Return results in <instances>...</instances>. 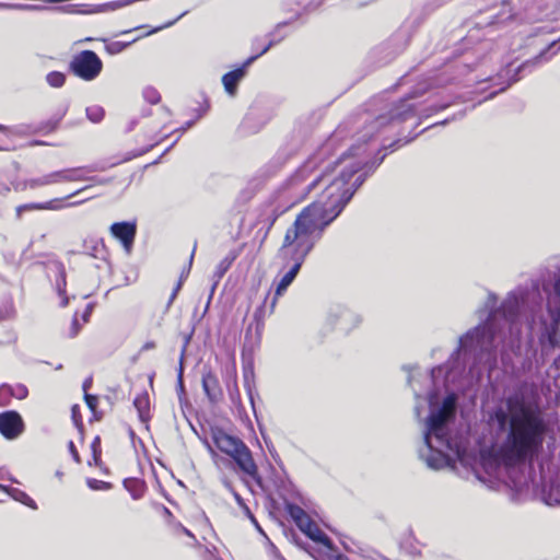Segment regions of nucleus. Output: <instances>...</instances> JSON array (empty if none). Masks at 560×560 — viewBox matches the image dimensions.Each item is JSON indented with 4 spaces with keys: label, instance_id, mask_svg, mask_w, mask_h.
<instances>
[{
    "label": "nucleus",
    "instance_id": "nucleus-1",
    "mask_svg": "<svg viewBox=\"0 0 560 560\" xmlns=\"http://www.w3.org/2000/svg\"><path fill=\"white\" fill-rule=\"evenodd\" d=\"M487 319L459 338L457 350L441 366L432 369L434 389L428 395L430 413L424 421L423 446L419 457L434 470L442 469L467 451L468 436L454 431L458 392L478 383L485 371L497 366L508 352L520 349L524 331L540 327L542 348H560V256L552 258L528 284L508 292L498 305L489 292L485 301Z\"/></svg>",
    "mask_w": 560,
    "mask_h": 560
},
{
    "label": "nucleus",
    "instance_id": "nucleus-2",
    "mask_svg": "<svg viewBox=\"0 0 560 560\" xmlns=\"http://www.w3.org/2000/svg\"><path fill=\"white\" fill-rule=\"evenodd\" d=\"M417 109L408 101H400L388 115L373 119L366 117L355 133V142L338 159L330 160L329 152L340 137L338 129L313 155H311L288 179L279 195L283 202L272 210L269 228L277 218L310 194H319L318 199L304 208L293 224L322 238L325 229L341 213L358 188L374 172L384 159L369 161L365 143L381 129L396 121L415 117Z\"/></svg>",
    "mask_w": 560,
    "mask_h": 560
},
{
    "label": "nucleus",
    "instance_id": "nucleus-3",
    "mask_svg": "<svg viewBox=\"0 0 560 560\" xmlns=\"http://www.w3.org/2000/svg\"><path fill=\"white\" fill-rule=\"evenodd\" d=\"M489 422L497 431L506 433L494 454V476L521 487L526 481V464L542 450L548 428L544 412L537 401L515 395L492 411Z\"/></svg>",
    "mask_w": 560,
    "mask_h": 560
},
{
    "label": "nucleus",
    "instance_id": "nucleus-4",
    "mask_svg": "<svg viewBox=\"0 0 560 560\" xmlns=\"http://www.w3.org/2000/svg\"><path fill=\"white\" fill-rule=\"evenodd\" d=\"M317 236L292 224L285 232L282 245L278 252V256L285 265H290V269L281 277L277 283L275 295L272 298L270 308L273 311L278 299L287 291L299 273L305 258L312 252L315 244L319 241Z\"/></svg>",
    "mask_w": 560,
    "mask_h": 560
},
{
    "label": "nucleus",
    "instance_id": "nucleus-5",
    "mask_svg": "<svg viewBox=\"0 0 560 560\" xmlns=\"http://www.w3.org/2000/svg\"><path fill=\"white\" fill-rule=\"evenodd\" d=\"M213 442L222 453L233 458L240 470L255 480L259 486L261 485V478L258 474V467L254 462L252 452L241 439L223 431H218L213 434Z\"/></svg>",
    "mask_w": 560,
    "mask_h": 560
},
{
    "label": "nucleus",
    "instance_id": "nucleus-6",
    "mask_svg": "<svg viewBox=\"0 0 560 560\" xmlns=\"http://www.w3.org/2000/svg\"><path fill=\"white\" fill-rule=\"evenodd\" d=\"M560 37L557 39H546L540 40L541 44L547 45L545 49L540 51L538 56L534 60H528L523 62L522 65L514 67L513 63L509 65L508 68L499 73L495 78H491L490 80H497L500 81L504 75H508L510 73H514L512 77L509 78V81L506 84L502 85L498 91H494L490 93L488 97H493L497 93L504 91L508 86H510L513 82H516L520 78L516 77L517 72L524 71L527 68H530L535 62L537 61H547L549 60L553 55H556L560 50ZM497 84H502V82H498Z\"/></svg>",
    "mask_w": 560,
    "mask_h": 560
},
{
    "label": "nucleus",
    "instance_id": "nucleus-7",
    "mask_svg": "<svg viewBox=\"0 0 560 560\" xmlns=\"http://www.w3.org/2000/svg\"><path fill=\"white\" fill-rule=\"evenodd\" d=\"M69 69L78 78L93 81L101 74L103 61L93 50H82L72 57Z\"/></svg>",
    "mask_w": 560,
    "mask_h": 560
},
{
    "label": "nucleus",
    "instance_id": "nucleus-8",
    "mask_svg": "<svg viewBox=\"0 0 560 560\" xmlns=\"http://www.w3.org/2000/svg\"><path fill=\"white\" fill-rule=\"evenodd\" d=\"M361 323V317L353 311L343 306H334L327 315V324L341 332H349Z\"/></svg>",
    "mask_w": 560,
    "mask_h": 560
},
{
    "label": "nucleus",
    "instance_id": "nucleus-9",
    "mask_svg": "<svg viewBox=\"0 0 560 560\" xmlns=\"http://www.w3.org/2000/svg\"><path fill=\"white\" fill-rule=\"evenodd\" d=\"M103 167L96 166H82V167H73L66 168L55 172V178L57 184L59 183H68V182H83L91 180L97 185H106L110 182L108 178L96 177V176H86V173H92L96 171H103Z\"/></svg>",
    "mask_w": 560,
    "mask_h": 560
},
{
    "label": "nucleus",
    "instance_id": "nucleus-10",
    "mask_svg": "<svg viewBox=\"0 0 560 560\" xmlns=\"http://www.w3.org/2000/svg\"><path fill=\"white\" fill-rule=\"evenodd\" d=\"M24 430L22 417L16 411L0 413V433L8 440L16 439Z\"/></svg>",
    "mask_w": 560,
    "mask_h": 560
},
{
    "label": "nucleus",
    "instance_id": "nucleus-11",
    "mask_svg": "<svg viewBox=\"0 0 560 560\" xmlns=\"http://www.w3.org/2000/svg\"><path fill=\"white\" fill-rule=\"evenodd\" d=\"M110 233L121 243L126 253L130 254L137 233V224L135 222H117L110 225Z\"/></svg>",
    "mask_w": 560,
    "mask_h": 560
},
{
    "label": "nucleus",
    "instance_id": "nucleus-12",
    "mask_svg": "<svg viewBox=\"0 0 560 560\" xmlns=\"http://www.w3.org/2000/svg\"><path fill=\"white\" fill-rule=\"evenodd\" d=\"M28 395V389L23 384H2L0 386V406L10 405L11 398L24 399Z\"/></svg>",
    "mask_w": 560,
    "mask_h": 560
},
{
    "label": "nucleus",
    "instance_id": "nucleus-13",
    "mask_svg": "<svg viewBox=\"0 0 560 560\" xmlns=\"http://www.w3.org/2000/svg\"><path fill=\"white\" fill-rule=\"evenodd\" d=\"M299 528L313 541L319 542L325 547L332 549V542L329 537L323 533V530L317 526L315 522L312 521L311 517H308L305 523L303 522Z\"/></svg>",
    "mask_w": 560,
    "mask_h": 560
},
{
    "label": "nucleus",
    "instance_id": "nucleus-14",
    "mask_svg": "<svg viewBox=\"0 0 560 560\" xmlns=\"http://www.w3.org/2000/svg\"><path fill=\"white\" fill-rule=\"evenodd\" d=\"M246 68L244 63L241 68L230 71L222 77L224 90L229 95L234 96L236 94L238 83L246 75Z\"/></svg>",
    "mask_w": 560,
    "mask_h": 560
},
{
    "label": "nucleus",
    "instance_id": "nucleus-15",
    "mask_svg": "<svg viewBox=\"0 0 560 560\" xmlns=\"http://www.w3.org/2000/svg\"><path fill=\"white\" fill-rule=\"evenodd\" d=\"M63 199L57 198L45 202H32L16 207V217L21 218L25 211L33 210H60L66 206L62 203Z\"/></svg>",
    "mask_w": 560,
    "mask_h": 560
},
{
    "label": "nucleus",
    "instance_id": "nucleus-16",
    "mask_svg": "<svg viewBox=\"0 0 560 560\" xmlns=\"http://www.w3.org/2000/svg\"><path fill=\"white\" fill-rule=\"evenodd\" d=\"M202 387L211 401H217L221 396V388L218 377L211 372H207L202 375Z\"/></svg>",
    "mask_w": 560,
    "mask_h": 560
},
{
    "label": "nucleus",
    "instance_id": "nucleus-17",
    "mask_svg": "<svg viewBox=\"0 0 560 560\" xmlns=\"http://www.w3.org/2000/svg\"><path fill=\"white\" fill-rule=\"evenodd\" d=\"M0 489L7 492L13 500L31 508L32 510H37L36 502L26 492L18 488L3 485H0Z\"/></svg>",
    "mask_w": 560,
    "mask_h": 560
},
{
    "label": "nucleus",
    "instance_id": "nucleus-18",
    "mask_svg": "<svg viewBox=\"0 0 560 560\" xmlns=\"http://www.w3.org/2000/svg\"><path fill=\"white\" fill-rule=\"evenodd\" d=\"M52 184H57L56 178H55V172L43 175L40 177L26 179L23 183V189H26V188L36 189L38 187L48 186V185H52Z\"/></svg>",
    "mask_w": 560,
    "mask_h": 560
},
{
    "label": "nucleus",
    "instance_id": "nucleus-19",
    "mask_svg": "<svg viewBox=\"0 0 560 560\" xmlns=\"http://www.w3.org/2000/svg\"><path fill=\"white\" fill-rule=\"evenodd\" d=\"M133 405L138 410L141 421H147L149 419L150 411V400L148 394L138 395L133 400Z\"/></svg>",
    "mask_w": 560,
    "mask_h": 560
},
{
    "label": "nucleus",
    "instance_id": "nucleus-20",
    "mask_svg": "<svg viewBox=\"0 0 560 560\" xmlns=\"http://www.w3.org/2000/svg\"><path fill=\"white\" fill-rule=\"evenodd\" d=\"M224 486L232 492L236 503L238 504V506L244 511V513L250 518V521L257 526V528H259L257 522H256V518L254 517V515L252 514L249 508L247 506V504L245 503L244 499L233 489V487L231 486V483L229 481H224Z\"/></svg>",
    "mask_w": 560,
    "mask_h": 560
},
{
    "label": "nucleus",
    "instance_id": "nucleus-21",
    "mask_svg": "<svg viewBox=\"0 0 560 560\" xmlns=\"http://www.w3.org/2000/svg\"><path fill=\"white\" fill-rule=\"evenodd\" d=\"M288 511L298 527L303 524V522L305 523L310 517L308 514L299 505H289Z\"/></svg>",
    "mask_w": 560,
    "mask_h": 560
},
{
    "label": "nucleus",
    "instance_id": "nucleus-22",
    "mask_svg": "<svg viewBox=\"0 0 560 560\" xmlns=\"http://www.w3.org/2000/svg\"><path fill=\"white\" fill-rule=\"evenodd\" d=\"M46 82L51 88H61L66 82V74L59 71H51L47 73Z\"/></svg>",
    "mask_w": 560,
    "mask_h": 560
},
{
    "label": "nucleus",
    "instance_id": "nucleus-23",
    "mask_svg": "<svg viewBox=\"0 0 560 560\" xmlns=\"http://www.w3.org/2000/svg\"><path fill=\"white\" fill-rule=\"evenodd\" d=\"M85 113L89 120L94 124L102 121L105 115L104 108L98 105L89 106Z\"/></svg>",
    "mask_w": 560,
    "mask_h": 560
},
{
    "label": "nucleus",
    "instance_id": "nucleus-24",
    "mask_svg": "<svg viewBox=\"0 0 560 560\" xmlns=\"http://www.w3.org/2000/svg\"><path fill=\"white\" fill-rule=\"evenodd\" d=\"M155 129H156L155 127L150 128V130H149V133H150V135L148 136L149 140L154 141L153 143H151V144H150L148 148H145L144 150L139 151L137 154H133V155H131V156H127V158H125L124 160H125V161H129V160H131V159H132V158H135V156L142 155V154H144V153L149 152V151H150L154 145H156L158 143H160V141L162 140V138H158V133L155 132Z\"/></svg>",
    "mask_w": 560,
    "mask_h": 560
},
{
    "label": "nucleus",
    "instance_id": "nucleus-25",
    "mask_svg": "<svg viewBox=\"0 0 560 560\" xmlns=\"http://www.w3.org/2000/svg\"><path fill=\"white\" fill-rule=\"evenodd\" d=\"M232 264V259H229V258H225L223 259L222 261H220V264L217 266V270L213 275V277L215 278V281H214V284L212 287V291L214 290L218 281L224 276V273L228 271V269L230 268Z\"/></svg>",
    "mask_w": 560,
    "mask_h": 560
},
{
    "label": "nucleus",
    "instance_id": "nucleus-26",
    "mask_svg": "<svg viewBox=\"0 0 560 560\" xmlns=\"http://www.w3.org/2000/svg\"><path fill=\"white\" fill-rule=\"evenodd\" d=\"M280 42H281V38H279V39H269V42H268V44L266 46H261V50L258 54L250 56L245 61V67L250 66L256 59H258L260 56L265 55L271 47H273L275 45H277Z\"/></svg>",
    "mask_w": 560,
    "mask_h": 560
},
{
    "label": "nucleus",
    "instance_id": "nucleus-27",
    "mask_svg": "<svg viewBox=\"0 0 560 560\" xmlns=\"http://www.w3.org/2000/svg\"><path fill=\"white\" fill-rule=\"evenodd\" d=\"M86 483L90 489L95 490V491L108 490L112 488V485L109 482L98 480V479H93V478L88 479Z\"/></svg>",
    "mask_w": 560,
    "mask_h": 560
},
{
    "label": "nucleus",
    "instance_id": "nucleus-28",
    "mask_svg": "<svg viewBox=\"0 0 560 560\" xmlns=\"http://www.w3.org/2000/svg\"><path fill=\"white\" fill-rule=\"evenodd\" d=\"M56 287L59 295H62L66 290V272L62 266L58 267V278L56 280Z\"/></svg>",
    "mask_w": 560,
    "mask_h": 560
},
{
    "label": "nucleus",
    "instance_id": "nucleus-29",
    "mask_svg": "<svg viewBox=\"0 0 560 560\" xmlns=\"http://www.w3.org/2000/svg\"><path fill=\"white\" fill-rule=\"evenodd\" d=\"M13 314H14V307L11 302H5L0 307V320H5V319L11 318L13 316Z\"/></svg>",
    "mask_w": 560,
    "mask_h": 560
},
{
    "label": "nucleus",
    "instance_id": "nucleus-30",
    "mask_svg": "<svg viewBox=\"0 0 560 560\" xmlns=\"http://www.w3.org/2000/svg\"><path fill=\"white\" fill-rule=\"evenodd\" d=\"M143 96H144L145 101H148L151 104H156L160 101V94L153 88H147L143 91Z\"/></svg>",
    "mask_w": 560,
    "mask_h": 560
},
{
    "label": "nucleus",
    "instance_id": "nucleus-31",
    "mask_svg": "<svg viewBox=\"0 0 560 560\" xmlns=\"http://www.w3.org/2000/svg\"><path fill=\"white\" fill-rule=\"evenodd\" d=\"M128 44L121 43V42H113L106 45V50L110 55H116L121 52Z\"/></svg>",
    "mask_w": 560,
    "mask_h": 560
},
{
    "label": "nucleus",
    "instance_id": "nucleus-32",
    "mask_svg": "<svg viewBox=\"0 0 560 560\" xmlns=\"http://www.w3.org/2000/svg\"><path fill=\"white\" fill-rule=\"evenodd\" d=\"M92 455L95 464H97L100 457H101V439L100 436H95L92 444H91Z\"/></svg>",
    "mask_w": 560,
    "mask_h": 560
},
{
    "label": "nucleus",
    "instance_id": "nucleus-33",
    "mask_svg": "<svg viewBox=\"0 0 560 560\" xmlns=\"http://www.w3.org/2000/svg\"><path fill=\"white\" fill-rule=\"evenodd\" d=\"M0 132H2L7 137H10L22 135L24 131L22 127H8L4 125H0Z\"/></svg>",
    "mask_w": 560,
    "mask_h": 560
},
{
    "label": "nucleus",
    "instance_id": "nucleus-34",
    "mask_svg": "<svg viewBox=\"0 0 560 560\" xmlns=\"http://www.w3.org/2000/svg\"><path fill=\"white\" fill-rule=\"evenodd\" d=\"M1 9H12V10H25L33 9V5L21 4V3H0Z\"/></svg>",
    "mask_w": 560,
    "mask_h": 560
},
{
    "label": "nucleus",
    "instance_id": "nucleus-35",
    "mask_svg": "<svg viewBox=\"0 0 560 560\" xmlns=\"http://www.w3.org/2000/svg\"><path fill=\"white\" fill-rule=\"evenodd\" d=\"M84 398H85V402H86L88 407L91 409V411L95 412L97 402H98V398L96 396L90 395V394H85Z\"/></svg>",
    "mask_w": 560,
    "mask_h": 560
},
{
    "label": "nucleus",
    "instance_id": "nucleus-36",
    "mask_svg": "<svg viewBox=\"0 0 560 560\" xmlns=\"http://www.w3.org/2000/svg\"><path fill=\"white\" fill-rule=\"evenodd\" d=\"M287 23H279L273 32H271L268 36L269 39H279L281 40L285 37V34H280V30Z\"/></svg>",
    "mask_w": 560,
    "mask_h": 560
},
{
    "label": "nucleus",
    "instance_id": "nucleus-37",
    "mask_svg": "<svg viewBox=\"0 0 560 560\" xmlns=\"http://www.w3.org/2000/svg\"><path fill=\"white\" fill-rule=\"evenodd\" d=\"M550 33H551V28H549L548 26H538L535 28L534 36L540 37L542 35H547Z\"/></svg>",
    "mask_w": 560,
    "mask_h": 560
},
{
    "label": "nucleus",
    "instance_id": "nucleus-38",
    "mask_svg": "<svg viewBox=\"0 0 560 560\" xmlns=\"http://www.w3.org/2000/svg\"><path fill=\"white\" fill-rule=\"evenodd\" d=\"M69 451L73 457V459L77 462V463H80V456H79V453L74 446V443L72 441L69 442Z\"/></svg>",
    "mask_w": 560,
    "mask_h": 560
},
{
    "label": "nucleus",
    "instance_id": "nucleus-39",
    "mask_svg": "<svg viewBox=\"0 0 560 560\" xmlns=\"http://www.w3.org/2000/svg\"><path fill=\"white\" fill-rule=\"evenodd\" d=\"M182 283H183V277L179 279V281L177 282V284H176L175 289L173 290L172 295H171V298H170V302H168V304H171V303L175 300V298H176V295H177L178 291H179V290H180V288H182Z\"/></svg>",
    "mask_w": 560,
    "mask_h": 560
},
{
    "label": "nucleus",
    "instance_id": "nucleus-40",
    "mask_svg": "<svg viewBox=\"0 0 560 560\" xmlns=\"http://www.w3.org/2000/svg\"><path fill=\"white\" fill-rule=\"evenodd\" d=\"M79 330H80L79 322H78L77 318H74L73 322H72V326H71V330H70V336L71 337H75L79 334Z\"/></svg>",
    "mask_w": 560,
    "mask_h": 560
},
{
    "label": "nucleus",
    "instance_id": "nucleus-41",
    "mask_svg": "<svg viewBox=\"0 0 560 560\" xmlns=\"http://www.w3.org/2000/svg\"><path fill=\"white\" fill-rule=\"evenodd\" d=\"M178 528H180V530L186 534L187 536L191 537L192 539H195V536L194 534L187 529L186 527H184L183 525L178 524Z\"/></svg>",
    "mask_w": 560,
    "mask_h": 560
},
{
    "label": "nucleus",
    "instance_id": "nucleus-42",
    "mask_svg": "<svg viewBox=\"0 0 560 560\" xmlns=\"http://www.w3.org/2000/svg\"><path fill=\"white\" fill-rule=\"evenodd\" d=\"M91 312H92V306H91V305H88V306H86V310H85V312H84V314H83V320H84V322H88V319H89V316H90Z\"/></svg>",
    "mask_w": 560,
    "mask_h": 560
},
{
    "label": "nucleus",
    "instance_id": "nucleus-43",
    "mask_svg": "<svg viewBox=\"0 0 560 560\" xmlns=\"http://www.w3.org/2000/svg\"><path fill=\"white\" fill-rule=\"evenodd\" d=\"M78 410H79L78 406H73L72 407V418H73V420L75 421L77 424L79 422V420H78Z\"/></svg>",
    "mask_w": 560,
    "mask_h": 560
},
{
    "label": "nucleus",
    "instance_id": "nucleus-44",
    "mask_svg": "<svg viewBox=\"0 0 560 560\" xmlns=\"http://www.w3.org/2000/svg\"><path fill=\"white\" fill-rule=\"evenodd\" d=\"M89 188H90V186L82 187L81 189H79V190H77V191L72 192V194H71V195H69V196H67L65 199H69V198H71V197L75 196V195H79L80 192H82V191H84V190H86V189H89Z\"/></svg>",
    "mask_w": 560,
    "mask_h": 560
},
{
    "label": "nucleus",
    "instance_id": "nucleus-45",
    "mask_svg": "<svg viewBox=\"0 0 560 560\" xmlns=\"http://www.w3.org/2000/svg\"><path fill=\"white\" fill-rule=\"evenodd\" d=\"M91 383H92L91 378L84 381V383H83V390L85 393L88 392L89 387L91 386Z\"/></svg>",
    "mask_w": 560,
    "mask_h": 560
},
{
    "label": "nucleus",
    "instance_id": "nucleus-46",
    "mask_svg": "<svg viewBox=\"0 0 560 560\" xmlns=\"http://www.w3.org/2000/svg\"><path fill=\"white\" fill-rule=\"evenodd\" d=\"M230 396H231V399L233 400V402L236 401V398H238L240 394H238V390L235 389V393L234 392H231L230 393Z\"/></svg>",
    "mask_w": 560,
    "mask_h": 560
},
{
    "label": "nucleus",
    "instance_id": "nucleus-47",
    "mask_svg": "<svg viewBox=\"0 0 560 560\" xmlns=\"http://www.w3.org/2000/svg\"><path fill=\"white\" fill-rule=\"evenodd\" d=\"M131 495H132V498H133L135 500H137V499L141 498L142 493H141V492H138V491H132V492H131Z\"/></svg>",
    "mask_w": 560,
    "mask_h": 560
},
{
    "label": "nucleus",
    "instance_id": "nucleus-48",
    "mask_svg": "<svg viewBox=\"0 0 560 560\" xmlns=\"http://www.w3.org/2000/svg\"><path fill=\"white\" fill-rule=\"evenodd\" d=\"M447 106H448V104H441V105H439V106H435V107H434V112H438V110H440V109L446 108Z\"/></svg>",
    "mask_w": 560,
    "mask_h": 560
},
{
    "label": "nucleus",
    "instance_id": "nucleus-49",
    "mask_svg": "<svg viewBox=\"0 0 560 560\" xmlns=\"http://www.w3.org/2000/svg\"><path fill=\"white\" fill-rule=\"evenodd\" d=\"M409 382H410L411 386H413V383H412V380H411V378L409 380ZM412 388H413V392H415V396H416V398H417V399H419V398H420V394L416 390V388H415V387H412Z\"/></svg>",
    "mask_w": 560,
    "mask_h": 560
},
{
    "label": "nucleus",
    "instance_id": "nucleus-50",
    "mask_svg": "<svg viewBox=\"0 0 560 560\" xmlns=\"http://www.w3.org/2000/svg\"><path fill=\"white\" fill-rule=\"evenodd\" d=\"M194 121H188L186 126L180 130V132H184L186 129L190 128L192 126Z\"/></svg>",
    "mask_w": 560,
    "mask_h": 560
},
{
    "label": "nucleus",
    "instance_id": "nucleus-51",
    "mask_svg": "<svg viewBox=\"0 0 560 560\" xmlns=\"http://www.w3.org/2000/svg\"><path fill=\"white\" fill-rule=\"evenodd\" d=\"M415 412H416L417 417L419 418L420 417V407L418 404L415 407Z\"/></svg>",
    "mask_w": 560,
    "mask_h": 560
},
{
    "label": "nucleus",
    "instance_id": "nucleus-52",
    "mask_svg": "<svg viewBox=\"0 0 560 560\" xmlns=\"http://www.w3.org/2000/svg\"><path fill=\"white\" fill-rule=\"evenodd\" d=\"M135 126H136V121H133V120H132V121H130V125H129V127H128V131L133 130Z\"/></svg>",
    "mask_w": 560,
    "mask_h": 560
},
{
    "label": "nucleus",
    "instance_id": "nucleus-53",
    "mask_svg": "<svg viewBox=\"0 0 560 560\" xmlns=\"http://www.w3.org/2000/svg\"><path fill=\"white\" fill-rule=\"evenodd\" d=\"M82 202H83V200H81V201H74V202L69 203L68 206H69V207H73V206L81 205Z\"/></svg>",
    "mask_w": 560,
    "mask_h": 560
},
{
    "label": "nucleus",
    "instance_id": "nucleus-54",
    "mask_svg": "<svg viewBox=\"0 0 560 560\" xmlns=\"http://www.w3.org/2000/svg\"><path fill=\"white\" fill-rule=\"evenodd\" d=\"M68 304V298H63L61 300V306H66Z\"/></svg>",
    "mask_w": 560,
    "mask_h": 560
},
{
    "label": "nucleus",
    "instance_id": "nucleus-55",
    "mask_svg": "<svg viewBox=\"0 0 560 560\" xmlns=\"http://www.w3.org/2000/svg\"><path fill=\"white\" fill-rule=\"evenodd\" d=\"M153 347H154L153 343H145L143 348L144 349H150V348H153Z\"/></svg>",
    "mask_w": 560,
    "mask_h": 560
},
{
    "label": "nucleus",
    "instance_id": "nucleus-56",
    "mask_svg": "<svg viewBox=\"0 0 560 560\" xmlns=\"http://www.w3.org/2000/svg\"><path fill=\"white\" fill-rule=\"evenodd\" d=\"M336 560H348V559H347L346 557H343V556H338V557L336 558Z\"/></svg>",
    "mask_w": 560,
    "mask_h": 560
},
{
    "label": "nucleus",
    "instance_id": "nucleus-57",
    "mask_svg": "<svg viewBox=\"0 0 560 560\" xmlns=\"http://www.w3.org/2000/svg\"><path fill=\"white\" fill-rule=\"evenodd\" d=\"M2 150H7V148L0 144V151Z\"/></svg>",
    "mask_w": 560,
    "mask_h": 560
},
{
    "label": "nucleus",
    "instance_id": "nucleus-58",
    "mask_svg": "<svg viewBox=\"0 0 560 560\" xmlns=\"http://www.w3.org/2000/svg\"><path fill=\"white\" fill-rule=\"evenodd\" d=\"M56 475H57V477H61L62 476V474L60 471H57Z\"/></svg>",
    "mask_w": 560,
    "mask_h": 560
}]
</instances>
